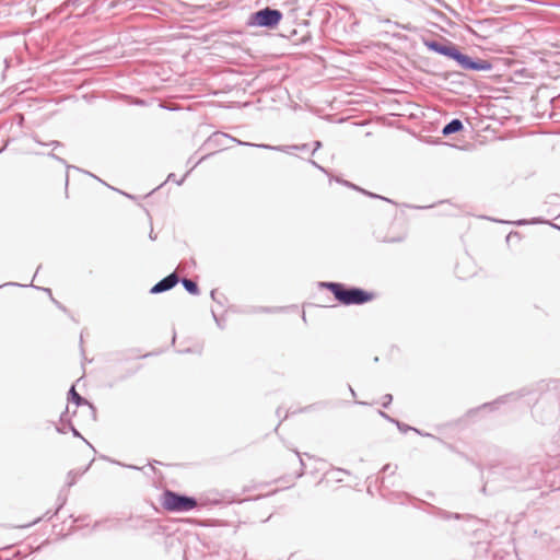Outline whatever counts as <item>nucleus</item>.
Instances as JSON below:
<instances>
[{
  "instance_id": "obj_34",
  "label": "nucleus",
  "mask_w": 560,
  "mask_h": 560,
  "mask_svg": "<svg viewBox=\"0 0 560 560\" xmlns=\"http://www.w3.org/2000/svg\"><path fill=\"white\" fill-rule=\"evenodd\" d=\"M49 156H50V158H52V159H55V160H57L58 162H60V163H63V164H65V160H63V159H61V158H59V156H57L56 154L50 153V154H49Z\"/></svg>"
},
{
  "instance_id": "obj_45",
  "label": "nucleus",
  "mask_w": 560,
  "mask_h": 560,
  "mask_svg": "<svg viewBox=\"0 0 560 560\" xmlns=\"http://www.w3.org/2000/svg\"><path fill=\"white\" fill-rule=\"evenodd\" d=\"M67 167H68V168H74V170H78L77 167L71 166V165H68Z\"/></svg>"
},
{
  "instance_id": "obj_20",
  "label": "nucleus",
  "mask_w": 560,
  "mask_h": 560,
  "mask_svg": "<svg viewBox=\"0 0 560 560\" xmlns=\"http://www.w3.org/2000/svg\"><path fill=\"white\" fill-rule=\"evenodd\" d=\"M395 423L397 424L398 429H399L401 432H406V431H408V430H413V431H416V432H418V433H419V431H418L417 429L411 428V427H408V425H405V424L400 423L399 421H395Z\"/></svg>"
},
{
  "instance_id": "obj_46",
  "label": "nucleus",
  "mask_w": 560,
  "mask_h": 560,
  "mask_svg": "<svg viewBox=\"0 0 560 560\" xmlns=\"http://www.w3.org/2000/svg\"><path fill=\"white\" fill-rule=\"evenodd\" d=\"M85 443H88V446H91V443H89L85 439H82Z\"/></svg>"
},
{
  "instance_id": "obj_8",
  "label": "nucleus",
  "mask_w": 560,
  "mask_h": 560,
  "mask_svg": "<svg viewBox=\"0 0 560 560\" xmlns=\"http://www.w3.org/2000/svg\"><path fill=\"white\" fill-rule=\"evenodd\" d=\"M69 396H70V399L77 405V406H81V405H85L89 407L92 416H93V419H95V408L93 407V405L91 402H89L85 398H83L82 396H80L74 386H72L69 390Z\"/></svg>"
},
{
  "instance_id": "obj_4",
  "label": "nucleus",
  "mask_w": 560,
  "mask_h": 560,
  "mask_svg": "<svg viewBox=\"0 0 560 560\" xmlns=\"http://www.w3.org/2000/svg\"><path fill=\"white\" fill-rule=\"evenodd\" d=\"M162 506L168 512H188L197 506V500L194 497H188L174 492L172 490H165L162 495Z\"/></svg>"
},
{
  "instance_id": "obj_27",
  "label": "nucleus",
  "mask_w": 560,
  "mask_h": 560,
  "mask_svg": "<svg viewBox=\"0 0 560 560\" xmlns=\"http://www.w3.org/2000/svg\"><path fill=\"white\" fill-rule=\"evenodd\" d=\"M69 428L74 436L83 439L80 432L71 423H69Z\"/></svg>"
},
{
  "instance_id": "obj_44",
  "label": "nucleus",
  "mask_w": 560,
  "mask_h": 560,
  "mask_svg": "<svg viewBox=\"0 0 560 560\" xmlns=\"http://www.w3.org/2000/svg\"><path fill=\"white\" fill-rule=\"evenodd\" d=\"M128 467H129V468H132V469H139V467H137V466H131V465H130V466H128Z\"/></svg>"
},
{
  "instance_id": "obj_2",
  "label": "nucleus",
  "mask_w": 560,
  "mask_h": 560,
  "mask_svg": "<svg viewBox=\"0 0 560 560\" xmlns=\"http://www.w3.org/2000/svg\"><path fill=\"white\" fill-rule=\"evenodd\" d=\"M532 116L538 119L555 118L556 109L560 108V95L549 86L541 84L535 89L529 100Z\"/></svg>"
},
{
  "instance_id": "obj_47",
  "label": "nucleus",
  "mask_w": 560,
  "mask_h": 560,
  "mask_svg": "<svg viewBox=\"0 0 560 560\" xmlns=\"http://www.w3.org/2000/svg\"><path fill=\"white\" fill-rule=\"evenodd\" d=\"M526 1H527V3H528V2H533V3L535 2V1H533V0H526Z\"/></svg>"
},
{
  "instance_id": "obj_9",
  "label": "nucleus",
  "mask_w": 560,
  "mask_h": 560,
  "mask_svg": "<svg viewBox=\"0 0 560 560\" xmlns=\"http://www.w3.org/2000/svg\"><path fill=\"white\" fill-rule=\"evenodd\" d=\"M463 128L464 125L462 120L454 118L443 127L442 133L443 136H450L452 133L460 131Z\"/></svg>"
},
{
  "instance_id": "obj_33",
  "label": "nucleus",
  "mask_w": 560,
  "mask_h": 560,
  "mask_svg": "<svg viewBox=\"0 0 560 560\" xmlns=\"http://www.w3.org/2000/svg\"><path fill=\"white\" fill-rule=\"evenodd\" d=\"M307 149H308V144L303 143V144L298 145L296 151H305Z\"/></svg>"
},
{
  "instance_id": "obj_18",
  "label": "nucleus",
  "mask_w": 560,
  "mask_h": 560,
  "mask_svg": "<svg viewBox=\"0 0 560 560\" xmlns=\"http://www.w3.org/2000/svg\"><path fill=\"white\" fill-rule=\"evenodd\" d=\"M456 50H457V47L453 44H450V45H447L443 56H446L452 59L454 57V54L456 52Z\"/></svg>"
},
{
  "instance_id": "obj_12",
  "label": "nucleus",
  "mask_w": 560,
  "mask_h": 560,
  "mask_svg": "<svg viewBox=\"0 0 560 560\" xmlns=\"http://www.w3.org/2000/svg\"><path fill=\"white\" fill-rule=\"evenodd\" d=\"M491 68H492V65L488 60H481V59L474 60L472 59V66L470 67L469 70L488 71V70H491Z\"/></svg>"
},
{
  "instance_id": "obj_42",
  "label": "nucleus",
  "mask_w": 560,
  "mask_h": 560,
  "mask_svg": "<svg viewBox=\"0 0 560 560\" xmlns=\"http://www.w3.org/2000/svg\"><path fill=\"white\" fill-rule=\"evenodd\" d=\"M205 158H200V160L192 166V168L201 161H203Z\"/></svg>"
},
{
  "instance_id": "obj_5",
  "label": "nucleus",
  "mask_w": 560,
  "mask_h": 560,
  "mask_svg": "<svg viewBox=\"0 0 560 560\" xmlns=\"http://www.w3.org/2000/svg\"><path fill=\"white\" fill-rule=\"evenodd\" d=\"M282 16L283 14L280 10L267 7L252 14L250 24L259 27L273 28L280 23Z\"/></svg>"
},
{
  "instance_id": "obj_32",
  "label": "nucleus",
  "mask_w": 560,
  "mask_h": 560,
  "mask_svg": "<svg viewBox=\"0 0 560 560\" xmlns=\"http://www.w3.org/2000/svg\"><path fill=\"white\" fill-rule=\"evenodd\" d=\"M67 411H68V408H67V409H66V411H65L63 413H61V416H60V422H61V423H65V422L70 423V422L67 420V418H66Z\"/></svg>"
},
{
  "instance_id": "obj_31",
  "label": "nucleus",
  "mask_w": 560,
  "mask_h": 560,
  "mask_svg": "<svg viewBox=\"0 0 560 560\" xmlns=\"http://www.w3.org/2000/svg\"><path fill=\"white\" fill-rule=\"evenodd\" d=\"M380 415H381L383 418H385L386 420L390 421V422H394V423H395V421H396V420H394L393 418H390L388 415H386V413H385V412H383V411H380Z\"/></svg>"
},
{
  "instance_id": "obj_40",
  "label": "nucleus",
  "mask_w": 560,
  "mask_h": 560,
  "mask_svg": "<svg viewBox=\"0 0 560 560\" xmlns=\"http://www.w3.org/2000/svg\"><path fill=\"white\" fill-rule=\"evenodd\" d=\"M43 290L51 295V290L50 289L45 288Z\"/></svg>"
},
{
  "instance_id": "obj_25",
  "label": "nucleus",
  "mask_w": 560,
  "mask_h": 560,
  "mask_svg": "<svg viewBox=\"0 0 560 560\" xmlns=\"http://www.w3.org/2000/svg\"><path fill=\"white\" fill-rule=\"evenodd\" d=\"M465 54H463L462 51H459L458 49L456 50V52L454 54V57L452 58L453 60H455L458 65L462 60V58L464 57Z\"/></svg>"
},
{
  "instance_id": "obj_3",
  "label": "nucleus",
  "mask_w": 560,
  "mask_h": 560,
  "mask_svg": "<svg viewBox=\"0 0 560 560\" xmlns=\"http://www.w3.org/2000/svg\"><path fill=\"white\" fill-rule=\"evenodd\" d=\"M324 288L329 290L334 298L343 305H361L373 300L374 294L361 288L346 287L339 282H324Z\"/></svg>"
},
{
  "instance_id": "obj_39",
  "label": "nucleus",
  "mask_w": 560,
  "mask_h": 560,
  "mask_svg": "<svg viewBox=\"0 0 560 560\" xmlns=\"http://www.w3.org/2000/svg\"><path fill=\"white\" fill-rule=\"evenodd\" d=\"M149 237H150L152 241H153V240H155V235H153V231H151V233H150Z\"/></svg>"
},
{
  "instance_id": "obj_37",
  "label": "nucleus",
  "mask_w": 560,
  "mask_h": 560,
  "mask_svg": "<svg viewBox=\"0 0 560 560\" xmlns=\"http://www.w3.org/2000/svg\"><path fill=\"white\" fill-rule=\"evenodd\" d=\"M39 521H40V518H37V520H35L34 522H32L31 524H28V525H25L24 527H28V526H31V525H33V524H36V523H38Z\"/></svg>"
},
{
  "instance_id": "obj_26",
  "label": "nucleus",
  "mask_w": 560,
  "mask_h": 560,
  "mask_svg": "<svg viewBox=\"0 0 560 560\" xmlns=\"http://www.w3.org/2000/svg\"><path fill=\"white\" fill-rule=\"evenodd\" d=\"M218 291L215 289L211 290L210 292V296L211 299L217 302L218 304H222V301L220 299H218Z\"/></svg>"
},
{
  "instance_id": "obj_19",
  "label": "nucleus",
  "mask_w": 560,
  "mask_h": 560,
  "mask_svg": "<svg viewBox=\"0 0 560 560\" xmlns=\"http://www.w3.org/2000/svg\"><path fill=\"white\" fill-rule=\"evenodd\" d=\"M212 317H213V319H214V322H215L217 326H218L220 329H224V327H225L224 320H223V319H221V318H219V317L215 315L214 311H212Z\"/></svg>"
},
{
  "instance_id": "obj_29",
  "label": "nucleus",
  "mask_w": 560,
  "mask_h": 560,
  "mask_svg": "<svg viewBox=\"0 0 560 560\" xmlns=\"http://www.w3.org/2000/svg\"><path fill=\"white\" fill-rule=\"evenodd\" d=\"M556 222L555 223H551L550 225L555 229H558L560 230V214L555 219Z\"/></svg>"
},
{
  "instance_id": "obj_16",
  "label": "nucleus",
  "mask_w": 560,
  "mask_h": 560,
  "mask_svg": "<svg viewBox=\"0 0 560 560\" xmlns=\"http://www.w3.org/2000/svg\"><path fill=\"white\" fill-rule=\"evenodd\" d=\"M80 475H82V471L79 472V471H75V470H70L68 472V476H67L66 486L68 488L72 487L75 483L77 477L80 476Z\"/></svg>"
},
{
  "instance_id": "obj_41",
  "label": "nucleus",
  "mask_w": 560,
  "mask_h": 560,
  "mask_svg": "<svg viewBox=\"0 0 560 560\" xmlns=\"http://www.w3.org/2000/svg\"><path fill=\"white\" fill-rule=\"evenodd\" d=\"M349 389H350V392H351V395H352V396H355L354 390H353L351 387H349Z\"/></svg>"
},
{
  "instance_id": "obj_43",
  "label": "nucleus",
  "mask_w": 560,
  "mask_h": 560,
  "mask_svg": "<svg viewBox=\"0 0 560 560\" xmlns=\"http://www.w3.org/2000/svg\"><path fill=\"white\" fill-rule=\"evenodd\" d=\"M52 301L55 302V304H57V305H58V307H60V308H61V305L58 303V301H55L54 299H52Z\"/></svg>"
},
{
  "instance_id": "obj_11",
  "label": "nucleus",
  "mask_w": 560,
  "mask_h": 560,
  "mask_svg": "<svg viewBox=\"0 0 560 560\" xmlns=\"http://www.w3.org/2000/svg\"><path fill=\"white\" fill-rule=\"evenodd\" d=\"M424 45L429 50L434 51L442 56L444 55L445 49L447 47V45H443L436 40H427V42H424Z\"/></svg>"
},
{
  "instance_id": "obj_36",
  "label": "nucleus",
  "mask_w": 560,
  "mask_h": 560,
  "mask_svg": "<svg viewBox=\"0 0 560 560\" xmlns=\"http://www.w3.org/2000/svg\"><path fill=\"white\" fill-rule=\"evenodd\" d=\"M515 224L523 225V224H525V220L524 219L518 220V221L515 222Z\"/></svg>"
},
{
  "instance_id": "obj_28",
  "label": "nucleus",
  "mask_w": 560,
  "mask_h": 560,
  "mask_svg": "<svg viewBox=\"0 0 560 560\" xmlns=\"http://www.w3.org/2000/svg\"><path fill=\"white\" fill-rule=\"evenodd\" d=\"M310 163H311L314 167H316V168H318L319 171H322V172H325V173H326V170H325L323 166H320L319 164H317L314 160H310Z\"/></svg>"
},
{
  "instance_id": "obj_6",
  "label": "nucleus",
  "mask_w": 560,
  "mask_h": 560,
  "mask_svg": "<svg viewBox=\"0 0 560 560\" xmlns=\"http://www.w3.org/2000/svg\"><path fill=\"white\" fill-rule=\"evenodd\" d=\"M214 137L230 139L231 141L236 142L238 145L256 147V148H260V149L283 152L287 154H293V152L296 151V149H298V144H294V145H269V144H256V143L245 142V141L237 140V139H235L226 133H223V132L214 133Z\"/></svg>"
},
{
  "instance_id": "obj_38",
  "label": "nucleus",
  "mask_w": 560,
  "mask_h": 560,
  "mask_svg": "<svg viewBox=\"0 0 560 560\" xmlns=\"http://www.w3.org/2000/svg\"><path fill=\"white\" fill-rule=\"evenodd\" d=\"M92 463H94V459H91V463H90V464L88 465V467L82 471V474H84V472L89 469V467L91 466V464H92Z\"/></svg>"
},
{
  "instance_id": "obj_14",
  "label": "nucleus",
  "mask_w": 560,
  "mask_h": 560,
  "mask_svg": "<svg viewBox=\"0 0 560 560\" xmlns=\"http://www.w3.org/2000/svg\"><path fill=\"white\" fill-rule=\"evenodd\" d=\"M515 395L514 394H509V395H505V396H502L500 397L499 399H497L495 401L493 402H488V404H485L482 406V408H489V409H492L495 405H499V404H504L508 400H511L512 398H514Z\"/></svg>"
},
{
  "instance_id": "obj_21",
  "label": "nucleus",
  "mask_w": 560,
  "mask_h": 560,
  "mask_svg": "<svg viewBox=\"0 0 560 560\" xmlns=\"http://www.w3.org/2000/svg\"><path fill=\"white\" fill-rule=\"evenodd\" d=\"M184 179H185V176H184V177H182L180 179H176L175 174H170V175L167 176V182H174V183H176L177 185H182V184H183V182H184Z\"/></svg>"
},
{
  "instance_id": "obj_23",
  "label": "nucleus",
  "mask_w": 560,
  "mask_h": 560,
  "mask_svg": "<svg viewBox=\"0 0 560 560\" xmlns=\"http://www.w3.org/2000/svg\"><path fill=\"white\" fill-rule=\"evenodd\" d=\"M37 143L42 144V145H47V147H52L54 149L58 148L61 145V143L59 141H50L48 143H42L40 141L36 140Z\"/></svg>"
},
{
  "instance_id": "obj_35",
  "label": "nucleus",
  "mask_w": 560,
  "mask_h": 560,
  "mask_svg": "<svg viewBox=\"0 0 560 560\" xmlns=\"http://www.w3.org/2000/svg\"><path fill=\"white\" fill-rule=\"evenodd\" d=\"M55 428H56V431H57L58 433H60V434H65V433H66V430H65L63 428H61V427H59V425H56Z\"/></svg>"
},
{
  "instance_id": "obj_1",
  "label": "nucleus",
  "mask_w": 560,
  "mask_h": 560,
  "mask_svg": "<svg viewBox=\"0 0 560 560\" xmlns=\"http://www.w3.org/2000/svg\"><path fill=\"white\" fill-rule=\"evenodd\" d=\"M534 9L527 5V18L534 15ZM529 19H527V25ZM550 40L542 30L527 26V78L547 74L548 60L546 59Z\"/></svg>"
},
{
  "instance_id": "obj_10",
  "label": "nucleus",
  "mask_w": 560,
  "mask_h": 560,
  "mask_svg": "<svg viewBox=\"0 0 560 560\" xmlns=\"http://www.w3.org/2000/svg\"><path fill=\"white\" fill-rule=\"evenodd\" d=\"M182 285L184 287V289L189 293V294H192V295H198L199 294V288H198V284L188 279V278H183L182 280H179Z\"/></svg>"
},
{
  "instance_id": "obj_15",
  "label": "nucleus",
  "mask_w": 560,
  "mask_h": 560,
  "mask_svg": "<svg viewBox=\"0 0 560 560\" xmlns=\"http://www.w3.org/2000/svg\"><path fill=\"white\" fill-rule=\"evenodd\" d=\"M521 242H522V236H521V234H520V233H517V232H514V233H513V232H511V233H509V234H508V236H506V243H508V245H509L510 247H512V246H514V245H516V244H521Z\"/></svg>"
},
{
  "instance_id": "obj_7",
  "label": "nucleus",
  "mask_w": 560,
  "mask_h": 560,
  "mask_svg": "<svg viewBox=\"0 0 560 560\" xmlns=\"http://www.w3.org/2000/svg\"><path fill=\"white\" fill-rule=\"evenodd\" d=\"M179 282V278L176 272H172L159 282H156L151 289V294H159L173 289Z\"/></svg>"
},
{
  "instance_id": "obj_30",
  "label": "nucleus",
  "mask_w": 560,
  "mask_h": 560,
  "mask_svg": "<svg viewBox=\"0 0 560 560\" xmlns=\"http://www.w3.org/2000/svg\"><path fill=\"white\" fill-rule=\"evenodd\" d=\"M322 148V142L320 141H315L314 142V149H313V152L312 154H314L317 150H319Z\"/></svg>"
},
{
  "instance_id": "obj_13",
  "label": "nucleus",
  "mask_w": 560,
  "mask_h": 560,
  "mask_svg": "<svg viewBox=\"0 0 560 560\" xmlns=\"http://www.w3.org/2000/svg\"><path fill=\"white\" fill-rule=\"evenodd\" d=\"M337 180L339 182V179H337ZM340 183H342L343 185H346V186H348V187H351V188H353V189L360 190V191H362L363 194H365V195H368V196H370V197H372V198H378V199H382V200H385V201L392 202L388 198L382 197V196L376 195V194H373V192H369V191H366V190H364V189H361V188H359L358 186H355V185H353V184H351V183H349V182H347V180H340Z\"/></svg>"
},
{
  "instance_id": "obj_17",
  "label": "nucleus",
  "mask_w": 560,
  "mask_h": 560,
  "mask_svg": "<svg viewBox=\"0 0 560 560\" xmlns=\"http://www.w3.org/2000/svg\"><path fill=\"white\" fill-rule=\"evenodd\" d=\"M459 66L465 70H469L470 67L472 66V59L469 56L464 55L459 62Z\"/></svg>"
},
{
  "instance_id": "obj_22",
  "label": "nucleus",
  "mask_w": 560,
  "mask_h": 560,
  "mask_svg": "<svg viewBox=\"0 0 560 560\" xmlns=\"http://www.w3.org/2000/svg\"><path fill=\"white\" fill-rule=\"evenodd\" d=\"M392 400H393V396L390 394L384 395L383 396V402H382L383 407L387 408L388 405L392 402Z\"/></svg>"
},
{
  "instance_id": "obj_24",
  "label": "nucleus",
  "mask_w": 560,
  "mask_h": 560,
  "mask_svg": "<svg viewBox=\"0 0 560 560\" xmlns=\"http://www.w3.org/2000/svg\"><path fill=\"white\" fill-rule=\"evenodd\" d=\"M66 495H59L58 497V508H57V511L55 512V514L63 506V504L66 503Z\"/></svg>"
}]
</instances>
